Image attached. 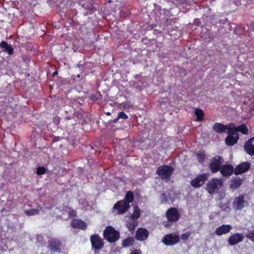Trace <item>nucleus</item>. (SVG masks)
<instances>
[{"instance_id":"obj_1","label":"nucleus","mask_w":254,"mask_h":254,"mask_svg":"<svg viewBox=\"0 0 254 254\" xmlns=\"http://www.w3.org/2000/svg\"><path fill=\"white\" fill-rule=\"evenodd\" d=\"M104 238L110 243L116 242L120 238V233L112 226H107L103 232Z\"/></svg>"},{"instance_id":"obj_2","label":"nucleus","mask_w":254,"mask_h":254,"mask_svg":"<svg viewBox=\"0 0 254 254\" xmlns=\"http://www.w3.org/2000/svg\"><path fill=\"white\" fill-rule=\"evenodd\" d=\"M165 216L168 220V222H166L165 226L168 227L170 225L169 224L170 222H176L179 220L180 217V213L176 208L171 207L167 209Z\"/></svg>"},{"instance_id":"obj_3","label":"nucleus","mask_w":254,"mask_h":254,"mask_svg":"<svg viewBox=\"0 0 254 254\" xmlns=\"http://www.w3.org/2000/svg\"><path fill=\"white\" fill-rule=\"evenodd\" d=\"M223 185L222 180L217 178H214L209 180L206 184V190L210 194L215 193L216 190L221 188Z\"/></svg>"},{"instance_id":"obj_4","label":"nucleus","mask_w":254,"mask_h":254,"mask_svg":"<svg viewBox=\"0 0 254 254\" xmlns=\"http://www.w3.org/2000/svg\"><path fill=\"white\" fill-rule=\"evenodd\" d=\"M174 171V169L172 167L167 165H162L157 169L156 173L161 176L162 179L169 180Z\"/></svg>"},{"instance_id":"obj_5","label":"nucleus","mask_w":254,"mask_h":254,"mask_svg":"<svg viewBox=\"0 0 254 254\" xmlns=\"http://www.w3.org/2000/svg\"><path fill=\"white\" fill-rule=\"evenodd\" d=\"M90 241L92 249L94 251L95 254L98 253V251L103 249L104 246V241L98 234L92 235Z\"/></svg>"},{"instance_id":"obj_6","label":"nucleus","mask_w":254,"mask_h":254,"mask_svg":"<svg viewBox=\"0 0 254 254\" xmlns=\"http://www.w3.org/2000/svg\"><path fill=\"white\" fill-rule=\"evenodd\" d=\"M223 161L222 157L217 155L214 156L210 160L209 168L212 173L220 171Z\"/></svg>"},{"instance_id":"obj_7","label":"nucleus","mask_w":254,"mask_h":254,"mask_svg":"<svg viewBox=\"0 0 254 254\" xmlns=\"http://www.w3.org/2000/svg\"><path fill=\"white\" fill-rule=\"evenodd\" d=\"M209 174L207 173H203L197 176L194 179L192 180L190 184L194 188H199L202 187L205 182L208 180Z\"/></svg>"},{"instance_id":"obj_8","label":"nucleus","mask_w":254,"mask_h":254,"mask_svg":"<svg viewBox=\"0 0 254 254\" xmlns=\"http://www.w3.org/2000/svg\"><path fill=\"white\" fill-rule=\"evenodd\" d=\"M130 205L126 203L125 200H119L114 205L113 209H114L117 214H123L128 211Z\"/></svg>"},{"instance_id":"obj_9","label":"nucleus","mask_w":254,"mask_h":254,"mask_svg":"<svg viewBox=\"0 0 254 254\" xmlns=\"http://www.w3.org/2000/svg\"><path fill=\"white\" fill-rule=\"evenodd\" d=\"M179 242V237L176 234L173 233L165 235L162 239V242L166 246H173Z\"/></svg>"},{"instance_id":"obj_10","label":"nucleus","mask_w":254,"mask_h":254,"mask_svg":"<svg viewBox=\"0 0 254 254\" xmlns=\"http://www.w3.org/2000/svg\"><path fill=\"white\" fill-rule=\"evenodd\" d=\"M228 136L225 139V142L228 146H232L236 144L239 139V135L238 132L232 130L227 131Z\"/></svg>"},{"instance_id":"obj_11","label":"nucleus","mask_w":254,"mask_h":254,"mask_svg":"<svg viewBox=\"0 0 254 254\" xmlns=\"http://www.w3.org/2000/svg\"><path fill=\"white\" fill-rule=\"evenodd\" d=\"M249 162H244L237 165L235 168L234 174L236 175L242 174L247 172L251 167Z\"/></svg>"},{"instance_id":"obj_12","label":"nucleus","mask_w":254,"mask_h":254,"mask_svg":"<svg viewBox=\"0 0 254 254\" xmlns=\"http://www.w3.org/2000/svg\"><path fill=\"white\" fill-rule=\"evenodd\" d=\"M148 236V231L145 228L140 227L135 232V239L139 241H144L147 239Z\"/></svg>"},{"instance_id":"obj_13","label":"nucleus","mask_w":254,"mask_h":254,"mask_svg":"<svg viewBox=\"0 0 254 254\" xmlns=\"http://www.w3.org/2000/svg\"><path fill=\"white\" fill-rule=\"evenodd\" d=\"M244 237L242 233H236L231 235L228 239L229 244L233 246L243 241Z\"/></svg>"},{"instance_id":"obj_14","label":"nucleus","mask_w":254,"mask_h":254,"mask_svg":"<svg viewBox=\"0 0 254 254\" xmlns=\"http://www.w3.org/2000/svg\"><path fill=\"white\" fill-rule=\"evenodd\" d=\"M245 151L250 156L254 155V137H251L244 145Z\"/></svg>"},{"instance_id":"obj_15","label":"nucleus","mask_w":254,"mask_h":254,"mask_svg":"<svg viewBox=\"0 0 254 254\" xmlns=\"http://www.w3.org/2000/svg\"><path fill=\"white\" fill-rule=\"evenodd\" d=\"M232 228V227L231 225L223 224L216 228L214 233L217 236H221L230 232Z\"/></svg>"},{"instance_id":"obj_16","label":"nucleus","mask_w":254,"mask_h":254,"mask_svg":"<svg viewBox=\"0 0 254 254\" xmlns=\"http://www.w3.org/2000/svg\"><path fill=\"white\" fill-rule=\"evenodd\" d=\"M235 169L231 164L223 165L220 170L221 175L224 177L230 176L234 173Z\"/></svg>"},{"instance_id":"obj_17","label":"nucleus","mask_w":254,"mask_h":254,"mask_svg":"<svg viewBox=\"0 0 254 254\" xmlns=\"http://www.w3.org/2000/svg\"><path fill=\"white\" fill-rule=\"evenodd\" d=\"M71 226L73 228H78L82 230H85L87 228L86 223L80 219H74L71 222Z\"/></svg>"},{"instance_id":"obj_18","label":"nucleus","mask_w":254,"mask_h":254,"mask_svg":"<svg viewBox=\"0 0 254 254\" xmlns=\"http://www.w3.org/2000/svg\"><path fill=\"white\" fill-rule=\"evenodd\" d=\"M245 202L244 196L242 194H240L235 198L233 204L237 209L241 210L244 207Z\"/></svg>"},{"instance_id":"obj_19","label":"nucleus","mask_w":254,"mask_h":254,"mask_svg":"<svg viewBox=\"0 0 254 254\" xmlns=\"http://www.w3.org/2000/svg\"><path fill=\"white\" fill-rule=\"evenodd\" d=\"M227 128V126L220 123H215L212 127L213 130L216 133L220 134L226 132Z\"/></svg>"},{"instance_id":"obj_20","label":"nucleus","mask_w":254,"mask_h":254,"mask_svg":"<svg viewBox=\"0 0 254 254\" xmlns=\"http://www.w3.org/2000/svg\"><path fill=\"white\" fill-rule=\"evenodd\" d=\"M82 7L87 10L89 13H91L94 10V6L93 1L91 0H82L80 2Z\"/></svg>"},{"instance_id":"obj_21","label":"nucleus","mask_w":254,"mask_h":254,"mask_svg":"<svg viewBox=\"0 0 254 254\" xmlns=\"http://www.w3.org/2000/svg\"><path fill=\"white\" fill-rule=\"evenodd\" d=\"M243 179L239 177H234L232 179L230 188L233 190H236L239 188L243 183Z\"/></svg>"},{"instance_id":"obj_22","label":"nucleus","mask_w":254,"mask_h":254,"mask_svg":"<svg viewBox=\"0 0 254 254\" xmlns=\"http://www.w3.org/2000/svg\"><path fill=\"white\" fill-rule=\"evenodd\" d=\"M0 47L3 49L4 52L7 53L9 55H12L14 53V50L12 46L4 41L0 43Z\"/></svg>"},{"instance_id":"obj_23","label":"nucleus","mask_w":254,"mask_h":254,"mask_svg":"<svg viewBox=\"0 0 254 254\" xmlns=\"http://www.w3.org/2000/svg\"><path fill=\"white\" fill-rule=\"evenodd\" d=\"M140 216V209L138 206L135 205L133 207V212L130 216L132 221H137Z\"/></svg>"},{"instance_id":"obj_24","label":"nucleus","mask_w":254,"mask_h":254,"mask_svg":"<svg viewBox=\"0 0 254 254\" xmlns=\"http://www.w3.org/2000/svg\"><path fill=\"white\" fill-rule=\"evenodd\" d=\"M61 246L60 243L59 241H56L55 240L51 241L49 244L50 249L55 252H60Z\"/></svg>"},{"instance_id":"obj_25","label":"nucleus","mask_w":254,"mask_h":254,"mask_svg":"<svg viewBox=\"0 0 254 254\" xmlns=\"http://www.w3.org/2000/svg\"><path fill=\"white\" fill-rule=\"evenodd\" d=\"M42 209L41 206H38L37 208H32L28 210H26L24 212L27 216H31L37 215L39 213V212Z\"/></svg>"},{"instance_id":"obj_26","label":"nucleus","mask_w":254,"mask_h":254,"mask_svg":"<svg viewBox=\"0 0 254 254\" xmlns=\"http://www.w3.org/2000/svg\"><path fill=\"white\" fill-rule=\"evenodd\" d=\"M134 243V238L132 237H129L123 240L122 244L123 247L126 248L132 246Z\"/></svg>"},{"instance_id":"obj_27","label":"nucleus","mask_w":254,"mask_h":254,"mask_svg":"<svg viewBox=\"0 0 254 254\" xmlns=\"http://www.w3.org/2000/svg\"><path fill=\"white\" fill-rule=\"evenodd\" d=\"M194 114L196 117L197 121H202L204 119V114L202 109L195 108L194 110Z\"/></svg>"},{"instance_id":"obj_28","label":"nucleus","mask_w":254,"mask_h":254,"mask_svg":"<svg viewBox=\"0 0 254 254\" xmlns=\"http://www.w3.org/2000/svg\"><path fill=\"white\" fill-rule=\"evenodd\" d=\"M134 194L132 191L129 190L127 191L125 195V197L123 200H125L126 203L129 204L132 202L134 199Z\"/></svg>"},{"instance_id":"obj_29","label":"nucleus","mask_w":254,"mask_h":254,"mask_svg":"<svg viewBox=\"0 0 254 254\" xmlns=\"http://www.w3.org/2000/svg\"><path fill=\"white\" fill-rule=\"evenodd\" d=\"M241 132L245 135H247L249 133V129L247 126L244 124H241V125L236 127V132Z\"/></svg>"},{"instance_id":"obj_30","label":"nucleus","mask_w":254,"mask_h":254,"mask_svg":"<svg viewBox=\"0 0 254 254\" xmlns=\"http://www.w3.org/2000/svg\"><path fill=\"white\" fill-rule=\"evenodd\" d=\"M90 99L94 102H101L102 95L99 91H96L94 94L91 95Z\"/></svg>"},{"instance_id":"obj_31","label":"nucleus","mask_w":254,"mask_h":254,"mask_svg":"<svg viewBox=\"0 0 254 254\" xmlns=\"http://www.w3.org/2000/svg\"><path fill=\"white\" fill-rule=\"evenodd\" d=\"M196 157L198 161L202 163L204 162L205 158V154L204 151H199L198 153H196Z\"/></svg>"},{"instance_id":"obj_32","label":"nucleus","mask_w":254,"mask_h":254,"mask_svg":"<svg viewBox=\"0 0 254 254\" xmlns=\"http://www.w3.org/2000/svg\"><path fill=\"white\" fill-rule=\"evenodd\" d=\"M137 225L136 221H133L132 222H129L127 224V227L130 232H133Z\"/></svg>"},{"instance_id":"obj_33","label":"nucleus","mask_w":254,"mask_h":254,"mask_svg":"<svg viewBox=\"0 0 254 254\" xmlns=\"http://www.w3.org/2000/svg\"><path fill=\"white\" fill-rule=\"evenodd\" d=\"M73 118L75 119V120H76V119L79 120H81L83 118L82 112L80 111H77L75 112L73 114Z\"/></svg>"},{"instance_id":"obj_34","label":"nucleus","mask_w":254,"mask_h":254,"mask_svg":"<svg viewBox=\"0 0 254 254\" xmlns=\"http://www.w3.org/2000/svg\"><path fill=\"white\" fill-rule=\"evenodd\" d=\"M245 31V28L244 26H237L236 29L234 30V32L236 34H241L244 33Z\"/></svg>"},{"instance_id":"obj_35","label":"nucleus","mask_w":254,"mask_h":254,"mask_svg":"<svg viewBox=\"0 0 254 254\" xmlns=\"http://www.w3.org/2000/svg\"><path fill=\"white\" fill-rule=\"evenodd\" d=\"M191 234V232L187 231L185 233H183L181 236V238L183 240H187L190 236Z\"/></svg>"},{"instance_id":"obj_36","label":"nucleus","mask_w":254,"mask_h":254,"mask_svg":"<svg viewBox=\"0 0 254 254\" xmlns=\"http://www.w3.org/2000/svg\"><path fill=\"white\" fill-rule=\"evenodd\" d=\"M46 173V169L44 167H38L37 168V174L38 175H43Z\"/></svg>"},{"instance_id":"obj_37","label":"nucleus","mask_w":254,"mask_h":254,"mask_svg":"<svg viewBox=\"0 0 254 254\" xmlns=\"http://www.w3.org/2000/svg\"><path fill=\"white\" fill-rule=\"evenodd\" d=\"M227 127L228 131H230V130H232L233 131L236 132V127L234 125L233 123H230L228 125H225Z\"/></svg>"},{"instance_id":"obj_38","label":"nucleus","mask_w":254,"mask_h":254,"mask_svg":"<svg viewBox=\"0 0 254 254\" xmlns=\"http://www.w3.org/2000/svg\"><path fill=\"white\" fill-rule=\"evenodd\" d=\"M246 237L254 243V231L250 232L249 233L247 234Z\"/></svg>"},{"instance_id":"obj_39","label":"nucleus","mask_w":254,"mask_h":254,"mask_svg":"<svg viewBox=\"0 0 254 254\" xmlns=\"http://www.w3.org/2000/svg\"><path fill=\"white\" fill-rule=\"evenodd\" d=\"M118 117L119 118L123 119H127L128 118V116L123 111L119 113Z\"/></svg>"},{"instance_id":"obj_40","label":"nucleus","mask_w":254,"mask_h":254,"mask_svg":"<svg viewBox=\"0 0 254 254\" xmlns=\"http://www.w3.org/2000/svg\"><path fill=\"white\" fill-rule=\"evenodd\" d=\"M234 3L237 6L245 5L246 3V0H237L235 1Z\"/></svg>"},{"instance_id":"obj_41","label":"nucleus","mask_w":254,"mask_h":254,"mask_svg":"<svg viewBox=\"0 0 254 254\" xmlns=\"http://www.w3.org/2000/svg\"><path fill=\"white\" fill-rule=\"evenodd\" d=\"M76 212L75 210L72 209L70 210L69 212H68V216L69 217H73L76 216Z\"/></svg>"},{"instance_id":"obj_42","label":"nucleus","mask_w":254,"mask_h":254,"mask_svg":"<svg viewBox=\"0 0 254 254\" xmlns=\"http://www.w3.org/2000/svg\"><path fill=\"white\" fill-rule=\"evenodd\" d=\"M130 254H141V251L140 250H134Z\"/></svg>"},{"instance_id":"obj_43","label":"nucleus","mask_w":254,"mask_h":254,"mask_svg":"<svg viewBox=\"0 0 254 254\" xmlns=\"http://www.w3.org/2000/svg\"><path fill=\"white\" fill-rule=\"evenodd\" d=\"M251 26L252 30L254 32V21L251 23Z\"/></svg>"},{"instance_id":"obj_44","label":"nucleus","mask_w":254,"mask_h":254,"mask_svg":"<svg viewBox=\"0 0 254 254\" xmlns=\"http://www.w3.org/2000/svg\"><path fill=\"white\" fill-rule=\"evenodd\" d=\"M119 119H120V118H119V117L118 116V117H117V118H115V119L113 121V123H117Z\"/></svg>"},{"instance_id":"obj_45","label":"nucleus","mask_w":254,"mask_h":254,"mask_svg":"<svg viewBox=\"0 0 254 254\" xmlns=\"http://www.w3.org/2000/svg\"><path fill=\"white\" fill-rule=\"evenodd\" d=\"M226 20H227L226 19H224V20L220 19L219 20V23H220V24L224 23V22H226Z\"/></svg>"},{"instance_id":"obj_46","label":"nucleus","mask_w":254,"mask_h":254,"mask_svg":"<svg viewBox=\"0 0 254 254\" xmlns=\"http://www.w3.org/2000/svg\"><path fill=\"white\" fill-rule=\"evenodd\" d=\"M57 74H58V71H55V72H53V73L52 74V76H55V75H57Z\"/></svg>"},{"instance_id":"obj_47","label":"nucleus","mask_w":254,"mask_h":254,"mask_svg":"<svg viewBox=\"0 0 254 254\" xmlns=\"http://www.w3.org/2000/svg\"><path fill=\"white\" fill-rule=\"evenodd\" d=\"M106 115H107V116H110V115H111V113H110V112H106Z\"/></svg>"},{"instance_id":"obj_48","label":"nucleus","mask_w":254,"mask_h":254,"mask_svg":"<svg viewBox=\"0 0 254 254\" xmlns=\"http://www.w3.org/2000/svg\"><path fill=\"white\" fill-rule=\"evenodd\" d=\"M52 207H53V206H52V205H51L50 207H48V208H49V209H51V208H52Z\"/></svg>"}]
</instances>
